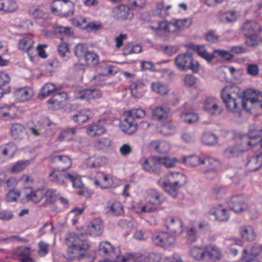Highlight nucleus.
Here are the masks:
<instances>
[{"mask_svg":"<svg viewBox=\"0 0 262 262\" xmlns=\"http://www.w3.org/2000/svg\"><path fill=\"white\" fill-rule=\"evenodd\" d=\"M105 131L104 126L100 123L91 124L86 127V133L91 137L100 136L103 134Z\"/></svg>","mask_w":262,"mask_h":262,"instance_id":"36","label":"nucleus"},{"mask_svg":"<svg viewBox=\"0 0 262 262\" xmlns=\"http://www.w3.org/2000/svg\"><path fill=\"white\" fill-rule=\"evenodd\" d=\"M112 143L109 138L103 137L97 140L94 145L96 149L106 152L111 149Z\"/></svg>","mask_w":262,"mask_h":262,"instance_id":"40","label":"nucleus"},{"mask_svg":"<svg viewBox=\"0 0 262 262\" xmlns=\"http://www.w3.org/2000/svg\"><path fill=\"white\" fill-rule=\"evenodd\" d=\"M88 51L87 47L82 43H78L75 47V55L79 60L83 59Z\"/></svg>","mask_w":262,"mask_h":262,"instance_id":"60","label":"nucleus"},{"mask_svg":"<svg viewBox=\"0 0 262 262\" xmlns=\"http://www.w3.org/2000/svg\"><path fill=\"white\" fill-rule=\"evenodd\" d=\"M101 96L102 93L98 90L88 89L80 91L76 97L80 100L90 101L92 100H97L101 98Z\"/></svg>","mask_w":262,"mask_h":262,"instance_id":"18","label":"nucleus"},{"mask_svg":"<svg viewBox=\"0 0 262 262\" xmlns=\"http://www.w3.org/2000/svg\"><path fill=\"white\" fill-rule=\"evenodd\" d=\"M170 111L168 107L158 106L152 110V117L155 120L166 119L170 115Z\"/></svg>","mask_w":262,"mask_h":262,"instance_id":"32","label":"nucleus"},{"mask_svg":"<svg viewBox=\"0 0 262 262\" xmlns=\"http://www.w3.org/2000/svg\"><path fill=\"white\" fill-rule=\"evenodd\" d=\"M75 133L76 130L74 128H64L58 134L57 140L60 142L71 141L73 138Z\"/></svg>","mask_w":262,"mask_h":262,"instance_id":"38","label":"nucleus"},{"mask_svg":"<svg viewBox=\"0 0 262 262\" xmlns=\"http://www.w3.org/2000/svg\"><path fill=\"white\" fill-rule=\"evenodd\" d=\"M230 210L237 213L244 212L248 214L252 220L257 218V212L254 205H248L241 195H233L227 202Z\"/></svg>","mask_w":262,"mask_h":262,"instance_id":"5","label":"nucleus"},{"mask_svg":"<svg viewBox=\"0 0 262 262\" xmlns=\"http://www.w3.org/2000/svg\"><path fill=\"white\" fill-rule=\"evenodd\" d=\"M190 18L177 19L172 21H167V32L176 33L184 28L189 27L191 24Z\"/></svg>","mask_w":262,"mask_h":262,"instance_id":"14","label":"nucleus"},{"mask_svg":"<svg viewBox=\"0 0 262 262\" xmlns=\"http://www.w3.org/2000/svg\"><path fill=\"white\" fill-rule=\"evenodd\" d=\"M150 147L158 152L165 154L170 150L171 146L167 141L155 140L150 142Z\"/></svg>","mask_w":262,"mask_h":262,"instance_id":"27","label":"nucleus"},{"mask_svg":"<svg viewBox=\"0 0 262 262\" xmlns=\"http://www.w3.org/2000/svg\"><path fill=\"white\" fill-rule=\"evenodd\" d=\"M67 93L64 92L59 93L49 99L48 102L49 104L53 105L54 108L57 109L61 106V103L67 99Z\"/></svg>","mask_w":262,"mask_h":262,"instance_id":"43","label":"nucleus"},{"mask_svg":"<svg viewBox=\"0 0 262 262\" xmlns=\"http://www.w3.org/2000/svg\"><path fill=\"white\" fill-rule=\"evenodd\" d=\"M242 152L238 147L236 146H230L226 149L224 151L225 156L228 158L238 156Z\"/></svg>","mask_w":262,"mask_h":262,"instance_id":"63","label":"nucleus"},{"mask_svg":"<svg viewBox=\"0 0 262 262\" xmlns=\"http://www.w3.org/2000/svg\"><path fill=\"white\" fill-rule=\"evenodd\" d=\"M132 96L135 98H140L146 91V86L141 81L133 82L130 86Z\"/></svg>","mask_w":262,"mask_h":262,"instance_id":"30","label":"nucleus"},{"mask_svg":"<svg viewBox=\"0 0 262 262\" xmlns=\"http://www.w3.org/2000/svg\"><path fill=\"white\" fill-rule=\"evenodd\" d=\"M105 162L104 157L92 156L86 160V165L90 168H97L102 166Z\"/></svg>","mask_w":262,"mask_h":262,"instance_id":"46","label":"nucleus"},{"mask_svg":"<svg viewBox=\"0 0 262 262\" xmlns=\"http://www.w3.org/2000/svg\"><path fill=\"white\" fill-rule=\"evenodd\" d=\"M103 227V222L101 219H94L88 226V233L93 236H99L102 234Z\"/></svg>","mask_w":262,"mask_h":262,"instance_id":"21","label":"nucleus"},{"mask_svg":"<svg viewBox=\"0 0 262 262\" xmlns=\"http://www.w3.org/2000/svg\"><path fill=\"white\" fill-rule=\"evenodd\" d=\"M128 116L120 123L122 130L126 134L131 135L137 129V124L133 121V119H141L146 115L144 110L140 108H133L128 112Z\"/></svg>","mask_w":262,"mask_h":262,"instance_id":"6","label":"nucleus"},{"mask_svg":"<svg viewBox=\"0 0 262 262\" xmlns=\"http://www.w3.org/2000/svg\"><path fill=\"white\" fill-rule=\"evenodd\" d=\"M211 261L219 259L222 257V254L219 248L214 245H209L206 246V257Z\"/></svg>","mask_w":262,"mask_h":262,"instance_id":"35","label":"nucleus"},{"mask_svg":"<svg viewBox=\"0 0 262 262\" xmlns=\"http://www.w3.org/2000/svg\"><path fill=\"white\" fill-rule=\"evenodd\" d=\"M34 43L32 36L30 35H26L19 39L17 42V47L19 50L26 52L30 55V50Z\"/></svg>","mask_w":262,"mask_h":262,"instance_id":"22","label":"nucleus"},{"mask_svg":"<svg viewBox=\"0 0 262 262\" xmlns=\"http://www.w3.org/2000/svg\"><path fill=\"white\" fill-rule=\"evenodd\" d=\"M114 13L119 19H130L133 16L129 8L125 5H121L114 9Z\"/></svg>","mask_w":262,"mask_h":262,"instance_id":"26","label":"nucleus"},{"mask_svg":"<svg viewBox=\"0 0 262 262\" xmlns=\"http://www.w3.org/2000/svg\"><path fill=\"white\" fill-rule=\"evenodd\" d=\"M57 51L63 60L66 61L70 58L71 52L68 45L66 43L63 42L59 44L58 46Z\"/></svg>","mask_w":262,"mask_h":262,"instance_id":"53","label":"nucleus"},{"mask_svg":"<svg viewBox=\"0 0 262 262\" xmlns=\"http://www.w3.org/2000/svg\"><path fill=\"white\" fill-rule=\"evenodd\" d=\"M174 66L182 71L191 70L193 73H196L200 70L199 63L194 60L191 53L188 52L180 54L174 59Z\"/></svg>","mask_w":262,"mask_h":262,"instance_id":"7","label":"nucleus"},{"mask_svg":"<svg viewBox=\"0 0 262 262\" xmlns=\"http://www.w3.org/2000/svg\"><path fill=\"white\" fill-rule=\"evenodd\" d=\"M63 171L58 169H54L49 174L50 181L58 185L66 184L68 181L70 173L64 172Z\"/></svg>","mask_w":262,"mask_h":262,"instance_id":"15","label":"nucleus"},{"mask_svg":"<svg viewBox=\"0 0 262 262\" xmlns=\"http://www.w3.org/2000/svg\"><path fill=\"white\" fill-rule=\"evenodd\" d=\"M172 7L171 5H165L163 2L158 3L153 9L154 15L161 17H165L169 15V10Z\"/></svg>","mask_w":262,"mask_h":262,"instance_id":"33","label":"nucleus"},{"mask_svg":"<svg viewBox=\"0 0 262 262\" xmlns=\"http://www.w3.org/2000/svg\"><path fill=\"white\" fill-rule=\"evenodd\" d=\"M58 194L57 190L52 188L47 190L45 193L44 192V196L47 202L52 203L55 201Z\"/></svg>","mask_w":262,"mask_h":262,"instance_id":"64","label":"nucleus"},{"mask_svg":"<svg viewBox=\"0 0 262 262\" xmlns=\"http://www.w3.org/2000/svg\"><path fill=\"white\" fill-rule=\"evenodd\" d=\"M67 252L64 256L68 261L79 259L83 255L84 251L89 249L88 241H84L75 234H70L66 238Z\"/></svg>","mask_w":262,"mask_h":262,"instance_id":"4","label":"nucleus"},{"mask_svg":"<svg viewBox=\"0 0 262 262\" xmlns=\"http://www.w3.org/2000/svg\"><path fill=\"white\" fill-rule=\"evenodd\" d=\"M191 257L195 260H201L206 258V246H194L190 251Z\"/></svg>","mask_w":262,"mask_h":262,"instance_id":"41","label":"nucleus"},{"mask_svg":"<svg viewBox=\"0 0 262 262\" xmlns=\"http://www.w3.org/2000/svg\"><path fill=\"white\" fill-rule=\"evenodd\" d=\"M245 36L246 37L245 43L248 47H255L262 42V39L257 36V34Z\"/></svg>","mask_w":262,"mask_h":262,"instance_id":"54","label":"nucleus"},{"mask_svg":"<svg viewBox=\"0 0 262 262\" xmlns=\"http://www.w3.org/2000/svg\"><path fill=\"white\" fill-rule=\"evenodd\" d=\"M98 250L99 252L104 255L111 256V259L116 260L117 262H128L130 258L123 255H120L119 250L114 248L112 245L107 242L100 243Z\"/></svg>","mask_w":262,"mask_h":262,"instance_id":"8","label":"nucleus"},{"mask_svg":"<svg viewBox=\"0 0 262 262\" xmlns=\"http://www.w3.org/2000/svg\"><path fill=\"white\" fill-rule=\"evenodd\" d=\"M30 164L29 160H20L14 163L11 169V172L17 173L20 172L29 166Z\"/></svg>","mask_w":262,"mask_h":262,"instance_id":"61","label":"nucleus"},{"mask_svg":"<svg viewBox=\"0 0 262 262\" xmlns=\"http://www.w3.org/2000/svg\"><path fill=\"white\" fill-rule=\"evenodd\" d=\"M152 241L155 244L165 248L174 245L176 242L175 236L167 232L158 233L152 237Z\"/></svg>","mask_w":262,"mask_h":262,"instance_id":"10","label":"nucleus"},{"mask_svg":"<svg viewBox=\"0 0 262 262\" xmlns=\"http://www.w3.org/2000/svg\"><path fill=\"white\" fill-rule=\"evenodd\" d=\"M150 89L152 92L161 96L167 95L169 92V86L160 81L152 82L150 84Z\"/></svg>","mask_w":262,"mask_h":262,"instance_id":"31","label":"nucleus"},{"mask_svg":"<svg viewBox=\"0 0 262 262\" xmlns=\"http://www.w3.org/2000/svg\"><path fill=\"white\" fill-rule=\"evenodd\" d=\"M242 30L244 35L257 34L261 31L260 25L255 20L246 21L243 26Z\"/></svg>","mask_w":262,"mask_h":262,"instance_id":"24","label":"nucleus"},{"mask_svg":"<svg viewBox=\"0 0 262 262\" xmlns=\"http://www.w3.org/2000/svg\"><path fill=\"white\" fill-rule=\"evenodd\" d=\"M45 125L49 126L51 124L47 118H42L38 121L37 124H35L34 127H30L29 128L34 136H38L40 134V129Z\"/></svg>","mask_w":262,"mask_h":262,"instance_id":"51","label":"nucleus"},{"mask_svg":"<svg viewBox=\"0 0 262 262\" xmlns=\"http://www.w3.org/2000/svg\"><path fill=\"white\" fill-rule=\"evenodd\" d=\"M262 249L260 244H254L250 247H247L243 250L244 255L243 256V262H259L256 260H250L248 258L249 255L256 256L259 254Z\"/></svg>","mask_w":262,"mask_h":262,"instance_id":"23","label":"nucleus"},{"mask_svg":"<svg viewBox=\"0 0 262 262\" xmlns=\"http://www.w3.org/2000/svg\"><path fill=\"white\" fill-rule=\"evenodd\" d=\"M237 86H226L221 91V98L229 112L241 115L240 104L244 110L251 113H262V92L248 89L240 92Z\"/></svg>","mask_w":262,"mask_h":262,"instance_id":"1","label":"nucleus"},{"mask_svg":"<svg viewBox=\"0 0 262 262\" xmlns=\"http://www.w3.org/2000/svg\"><path fill=\"white\" fill-rule=\"evenodd\" d=\"M239 233L242 238L247 241H252L256 237V234L253 228L250 226L240 227Z\"/></svg>","mask_w":262,"mask_h":262,"instance_id":"37","label":"nucleus"},{"mask_svg":"<svg viewBox=\"0 0 262 262\" xmlns=\"http://www.w3.org/2000/svg\"><path fill=\"white\" fill-rule=\"evenodd\" d=\"M209 213L215 216V219L219 221H227L229 220L230 215L228 210L221 205L212 207L209 211Z\"/></svg>","mask_w":262,"mask_h":262,"instance_id":"20","label":"nucleus"},{"mask_svg":"<svg viewBox=\"0 0 262 262\" xmlns=\"http://www.w3.org/2000/svg\"><path fill=\"white\" fill-rule=\"evenodd\" d=\"M92 116V111L87 108H83L77 111L72 116L73 121L78 124L86 122Z\"/></svg>","mask_w":262,"mask_h":262,"instance_id":"25","label":"nucleus"},{"mask_svg":"<svg viewBox=\"0 0 262 262\" xmlns=\"http://www.w3.org/2000/svg\"><path fill=\"white\" fill-rule=\"evenodd\" d=\"M12 136L16 139H23L27 137V133L25 127L21 124H13L11 127Z\"/></svg>","mask_w":262,"mask_h":262,"instance_id":"28","label":"nucleus"},{"mask_svg":"<svg viewBox=\"0 0 262 262\" xmlns=\"http://www.w3.org/2000/svg\"><path fill=\"white\" fill-rule=\"evenodd\" d=\"M182 162L187 166L194 167L204 164L205 159L196 155L183 156Z\"/></svg>","mask_w":262,"mask_h":262,"instance_id":"29","label":"nucleus"},{"mask_svg":"<svg viewBox=\"0 0 262 262\" xmlns=\"http://www.w3.org/2000/svg\"><path fill=\"white\" fill-rule=\"evenodd\" d=\"M62 89V86L60 85H55L52 83H46L42 88V92L40 95L45 98L51 95L55 91L59 90Z\"/></svg>","mask_w":262,"mask_h":262,"instance_id":"49","label":"nucleus"},{"mask_svg":"<svg viewBox=\"0 0 262 262\" xmlns=\"http://www.w3.org/2000/svg\"><path fill=\"white\" fill-rule=\"evenodd\" d=\"M158 131L165 136H170L176 133V126L171 122H167L158 127Z\"/></svg>","mask_w":262,"mask_h":262,"instance_id":"48","label":"nucleus"},{"mask_svg":"<svg viewBox=\"0 0 262 262\" xmlns=\"http://www.w3.org/2000/svg\"><path fill=\"white\" fill-rule=\"evenodd\" d=\"M202 141L207 145H214L218 143V138L214 134L205 133L202 137Z\"/></svg>","mask_w":262,"mask_h":262,"instance_id":"52","label":"nucleus"},{"mask_svg":"<svg viewBox=\"0 0 262 262\" xmlns=\"http://www.w3.org/2000/svg\"><path fill=\"white\" fill-rule=\"evenodd\" d=\"M249 131V135H243L241 138L236 139L237 146L242 152L255 148V141L257 139L254 136V133L256 132L255 125L250 126Z\"/></svg>","mask_w":262,"mask_h":262,"instance_id":"9","label":"nucleus"},{"mask_svg":"<svg viewBox=\"0 0 262 262\" xmlns=\"http://www.w3.org/2000/svg\"><path fill=\"white\" fill-rule=\"evenodd\" d=\"M166 226L167 229L176 235L181 234L183 231V223L178 217H169L167 219Z\"/></svg>","mask_w":262,"mask_h":262,"instance_id":"19","label":"nucleus"},{"mask_svg":"<svg viewBox=\"0 0 262 262\" xmlns=\"http://www.w3.org/2000/svg\"><path fill=\"white\" fill-rule=\"evenodd\" d=\"M143 198L146 204L138 205L135 207V211L138 213H149L156 212L159 207L165 201L162 193L155 189L146 190L143 193Z\"/></svg>","mask_w":262,"mask_h":262,"instance_id":"3","label":"nucleus"},{"mask_svg":"<svg viewBox=\"0 0 262 262\" xmlns=\"http://www.w3.org/2000/svg\"><path fill=\"white\" fill-rule=\"evenodd\" d=\"M10 79V77L7 73L0 71V99L5 94L10 93V89L9 87H8L6 90L3 88L5 84L9 82Z\"/></svg>","mask_w":262,"mask_h":262,"instance_id":"50","label":"nucleus"},{"mask_svg":"<svg viewBox=\"0 0 262 262\" xmlns=\"http://www.w3.org/2000/svg\"><path fill=\"white\" fill-rule=\"evenodd\" d=\"M16 108L13 105H5L0 107V118L9 120L15 116Z\"/></svg>","mask_w":262,"mask_h":262,"instance_id":"44","label":"nucleus"},{"mask_svg":"<svg viewBox=\"0 0 262 262\" xmlns=\"http://www.w3.org/2000/svg\"><path fill=\"white\" fill-rule=\"evenodd\" d=\"M196 50L198 55L208 62L211 61L212 59L215 57L213 53H208L203 46H198L196 48Z\"/></svg>","mask_w":262,"mask_h":262,"instance_id":"58","label":"nucleus"},{"mask_svg":"<svg viewBox=\"0 0 262 262\" xmlns=\"http://www.w3.org/2000/svg\"><path fill=\"white\" fill-rule=\"evenodd\" d=\"M205 162L203 165H206L204 172L208 179H213L216 176V172L221 166L220 162L213 158H204Z\"/></svg>","mask_w":262,"mask_h":262,"instance_id":"12","label":"nucleus"},{"mask_svg":"<svg viewBox=\"0 0 262 262\" xmlns=\"http://www.w3.org/2000/svg\"><path fill=\"white\" fill-rule=\"evenodd\" d=\"M18 255L19 262H35L30 257V250L29 247H20L16 252Z\"/></svg>","mask_w":262,"mask_h":262,"instance_id":"42","label":"nucleus"},{"mask_svg":"<svg viewBox=\"0 0 262 262\" xmlns=\"http://www.w3.org/2000/svg\"><path fill=\"white\" fill-rule=\"evenodd\" d=\"M25 196L27 201L37 203L44 197V191L42 189H38L35 191H32L30 193H26Z\"/></svg>","mask_w":262,"mask_h":262,"instance_id":"45","label":"nucleus"},{"mask_svg":"<svg viewBox=\"0 0 262 262\" xmlns=\"http://www.w3.org/2000/svg\"><path fill=\"white\" fill-rule=\"evenodd\" d=\"M186 176L182 172H169L166 176L161 178L158 182V185L172 198H176L179 189L187 182Z\"/></svg>","mask_w":262,"mask_h":262,"instance_id":"2","label":"nucleus"},{"mask_svg":"<svg viewBox=\"0 0 262 262\" xmlns=\"http://www.w3.org/2000/svg\"><path fill=\"white\" fill-rule=\"evenodd\" d=\"M34 94L32 89L28 86L17 88L13 92V97L17 102H19L30 100Z\"/></svg>","mask_w":262,"mask_h":262,"instance_id":"13","label":"nucleus"},{"mask_svg":"<svg viewBox=\"0 0 262 262\" xmlns=\"http://www.w3.org/2000/svg\"><path fill=\"white\" fill-rule=\"evenodd\" d=\"M18 5L15 0H0V11L13 12L17 9Z\"/></svg>","mask_w":262,"mask_h":262,"instance_id":"39","label":"nucleus"},{"mask_svg":"<svg viewBox=\"0 0 262 262\" xmlns=\"http://www.w3.org/2000/svg\"><path fill=\"white\" fill-rule=\"evenodd\" d=\"M160 166L163 165L168 168H172L176 166L178 161L176 158H170L165 157L164 158L159 157Z\"/></svg>","mask_w":262,"mask_h":262,"instance_id":"57","label":"nucleus"},{"mask_svg":"<svg viewBox=\"0 0 262 262\" xmlns=\"http://www.w3.org/2000/svg\"><path fill=\"white\" fill-rule=\"evenodd\" d=\"M54 160L59 165L58 169L62 171H65L71 167L72 160L68 156H56L54 157Z\"/></svg>","mask_w":262,"mask_h":262,"instance_id":"34","label":"nucleus"},{"mask_svg":"<svg viewBox=\"0 0 262 262\" xmlns=\"http://www.w3.org/2000/svg\"><path fill=\"white\" fill-rule=\"evenodd\" d=\"M167 21H161L155 25H151L149 28L157 35L162 36L167 33Z\"/></svg>","mask_w":262,"mask_h":262,"instance_id":"47","label":"nucleus"},{"mask_svg":"<svg viewBox=\"0 0 262 262\" xmlns=\"http://www.w3.org/2000/svg\"><path fill=\"white\" fill-rule=\"evenodd\" d=\"M83 59L88 66H94L99 62V56L95 52L89 51Z\"/></svg>","mask_w":262,"mask_h":262,"instance_id":"55","label":"nucleus"},{"mask_svg":"<svg viewBox=\"0 0 262 262\" xmlns=\"http://www.w3.org/2000/svg\"><path fill=\"white\" fill-rule=\"evenodd\" d=\"M220 102L214 98H208L204 102L203 110L208 114L216 116L220 115L223 108L220 105Z\"/></svg>","mask_w":262,"mask_h":262,"instance_id":"11","label":"nucleus"},{"mask_svg":"<svg viewBox=\"0 0 262 262\" xmlns=\"http://www.w3.org/2000/svg\"><path fill=\"white\" fill-rule=\"evenodd\" d=\"M159 157H154L147 159L142 157L140 160V163L142 168L145 171L153 172L158 170L160 168Z\"/></svg>","mask_w":262,"mask_h":262,"instance_id":"16","label":"nucleus"},{"mask_svg":"<svg viewBox=\"0 0 262 262\" xmlns=\"http://www.w3.org/2000/svg\"><path fill=\"white\" fill-rule=\"evenodd\" d=\"M107 208L115 215H120L123 213V206L121 203L115 202L108 204Z\"/></svg>","mask_w":262,"mask_h":262,"instance_id":"62","label":"nucleus"},{"mask_svg":"<svg viewBox=\"0 0 262 262\" xmlns=\"http://www.w3.org/2000/svg\"><path fill=\"white\" fill-rule=\"evenodd\" d=\"M17 150L16 145L10 143L0 147V163L12 158Z\"/></svg>","mask_w":262,"mask_h":262,"instance_id":"17","label":"nucleus"},{"mask_svg":"<svg viewBox=\"0 0 262 262\" xmlns=\"http://www.w3.org/2000/svg\"><path fill=\"white\" fill-rule=\"evenodd\" d=\"M180 118L184 122L191 124L196 122L198 120L199 116L195 113L185 112L180 115Z\"/></svg>","mask_w":262,"mask_h":262,"instance_id":"56","label":"nucleus"},{"mask_svg":"<svg viewBox=\"0 0 262 262\" xmlns=\"http://www.w3.org/2000/svg\"><path fill=\"white\" fill-rule=\"evenodd\" d=\"M67 2L66 1L54 0L51 5L52 12L56 13L62 11L67 7Z\"/></svg>","mask_w":262,"mask_h":262,"instance_id":"59","label":"nucleus"}]
</instances>
